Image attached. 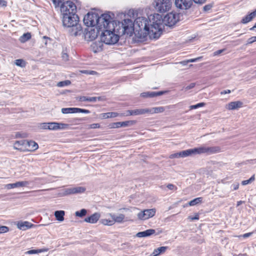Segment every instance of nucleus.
<instances>
[{"instance_id": "1", "label": "nucleus", "mask_w": 256, "mask_h": 256, "mask_svg": "<svg viewBox=\"0 0 256 256\" xmlns=\"http://www.w3.org/2000/svg\"><path fill=\"white\" fill-rule=\"evenodd\" d=\"M162 16L158 14L153 16L152 22L144 17L137 18L134 22L130 19H124L118 22L122 26V34L132 36L134 30L136 35L142 40L150 36V38L158 39L162 32Z\"/></svg>"}, {"instance_id": "2", "label": "nucleus", "mask_w": 256, "mask_h": 256, "mask_svg": "<svg viewBox=\"0 0 256 256\" xmlns=\"http://www.w3.org/2000/svg\"><path fill=\"white\" fill-rule=\"evenodd\" d=\"M60 10L62 16L63 26L70 28V34L75 36L81 34L82 27L78 24L79 18L76 14V6L75 4L70 0H66L60 6Z\"/></svg>"}, {"instance_id": "3", "label": "nucleus", "mask_w": 256, "mask_h": 256, "mask_svg": "<svg viewBox=\"0 0 256 256\" xmlns=\"http://www.w3.org/2000/svg\"><path fill=\"white\" fill-rule=\"evenodd\" d=\"M114 18H112V20H110L108 26H104L106 28H102L101 30L100 38L106 44L112 45L116 44L119 40V36L116 34V32L118 34H122V26L120 25L116 24L115 21L114 20Z\"/></svg>"}, {"instance_id": "4", "label": "nucleus", "mask_w": 256, "mask_h": 256, "mask_svg": "<svg viewBox=\"0 0 256 256\" xmlns=\"http://www.w3.org/2000/svg\"><path fill=\"white\" fill-rule=\"evenodd\" d=\"M114 14L110 12L102 14L100 16L98 14L95 12H88L84 18V23L88 27L98 26V28L101 30L106 28L104 26H108L110 20L112 18H114Z\"/></svg>"}, {"instance_id": "5", "label": "nucleus", "mask_w": 256, "mask_h": 256, "mask_svg": "<svg viewBox=\"0 0 256 256\" xmlns=\"http://www.w3.org/2000/svg\"><path fill=\"white\" fill-rule=\"evenodd\" d=\"M220 148L219 146H200L195 148H194L188 149L181 151L179 152H176L170 156V158H185L192 154H211L220 152Z\"/></svg>"}, {"instance_id": "6", "label": "nucleus", "mask_w": 256, "mask_h": 256, "mask_svg": "<svg viewBox=\"0 0 256 256\" xmlns=\"http://www.w3.org/2000/svg\"><path fill=\"white\" fill-rule=\"evenodd\" d=\"M98 28L97 26L95 28L89 26L86 28L83 34L84 40L88 42L92 41L95 40L97 38L98 34L101 32L100 29Z\"/></svg>"}, {"instance_id": "7", "label": "nucleus", "mask_w": 256, "mask_h": 256, "mask_svg": "<svg viewBox=\"0 0 256 256\" xmlns=\"http://www.w3.org/2000/svg\"><path fill=\"white\" fill-rule=\"evenodd\" d=\"M154 6L158 12H164L170 8L172 2L170 0H156Z\"/></svg>"}, {"instance_id": "8", "label": "nucleus", "mask_w": 256, "mask_h": 256, "mask_svg": "<svg viewBox=\"0 0 256 256\" xmlns=\"http://www.w3.org/2000/svg\"><path fill=\"white\" fill-rule=\"evenodd\" d=\"M162 24L168 26H172L174 25L178 20V15L176 13L170 12L165 16L164 19L162 18ZM164 24H162V28Z\"/></svg>"}, {"instance_id": "9", "label": "nucleus", "mask_w": 256, "mask_h": 256, "mask_svg": "<svg viewBox=\"0 0 256 256\" xmlns=\"http://www.w3.org/2000/svg\"><path fill=\"white\" fill-rule=\"evenodd\" d=\"M86 188L82 186L70 187L63 190V196H68L74 194L84 193Z\"/></svg>"}, {"instance_id": "10", "label": "nucleus", "mask_w": 256, "mask_h": 256, "mask_svg": "<svg viewBox=\"0 0 256 256\" xmlns=\"http://www.w3.org/2000/svg\"><path fill=\"white\" fill-rule=\"evenodd\" d=\"M156 212V210L154 208L144 210L138 214V218L141 220H147L154 216Z\"/></svg>"}, {"instance_id": "11", "label": "nucleus", "mask_w": 256, "mask_h": 256, "mask_svg": "<svg viewBox=\"0 0 256 256\" xmlns=\"http://www.w3.org/2000/svg\"><path fill=\"white\" fill-rule=\"evenodd\" d=\"M192 0H176V6L182 10H188L192 4Z\"/></svg>"}, {"instance_id": "12", "label": "nucleus", "mask_w": 256, "mask_h": 256, "mask_svg": "<svg viewBox=\"0 0 256 256\" xmlns=\"http://www.w3.org/2000/svg\"><path fill=\"white\" fill-rule=\"evenodd\" d=\"M166 92V91H160V92H146L140 94V96L146 98H154L158 96H162Z\"/></svg>"}, {"instance_id": "13", "label": "nucleus", "mask_w": 256, "mask_h": 256, "mask_svg": "<svg viewBox=\"0 0 256 256\" xmlns=\"http://www.w3.org/2000/svg\"><path fill=\"white\" fill-rule=\"evenodd\" d=\"M104 42L102 40L96 41L93 42L90 46L92 50L94 52H100L103 50Z\"/></svg>"}, {"instance_id": "14", "label": "nucleus", "mask_w": 256, "mask_h": 256, "mask_svg": "<svg viewBox=\"0 0 256 256\" xmlns=\"http://www.w3.org/2000/svg\"><path fill=\"white\" fill-rule=\"evenodd\" d=\"M29 184L28 181L18 182L14 184H8L5 185V188L9 190L16 188L25 186Z\"/></svg>"}, {"instance_id": "15", "label": "nucleus", "mask_w": 256, "mask_h": 256, "mask_svg": "<svg viewBox=\"0 0 256 256\" xmlns=\"http://www.w3.org/2000/svg\"><path fill=\"white\" fill-rule=\"evenodd\" d=\"M26 144L25 148L28 151H34L38 148V144L33 140L24 142Z\"/></svg>"}, {"instance_id": "16", "label": "nucleus", "mask_w": 256, "mask_h": 256, "mask_svg": "<svg viewBox=\"0 0 256 256\" xmlns=\"http://www.w3.org/2000/svg\"><path fill=\"white\" fill-rule=\"evenodd\" d=\"M100 217V214L98 212H96L90 216L84 219V221L91 224H95L98 221Z\"/></svg>"}, {"instance_id": "17", "label": "nucleus", "mask_w": 256, "mask_h": 256, "mask_svg": "<svg viewBox=\"0 0 256 256\" xmlns=\"http://www.w3.org/2000/svg\"><path fill=\"white\" fill-rule=\"evenodd\" d=\"M33 226V224L28 222H18L17 224V227L20 230H26Z\"/></svg>"}, {"instance_id": "18", "label": "nucleus", "mask_w": 256, "mask_h": 256, "mask_svg": "<svg viewBox=\"0 0 256 256\" xmlns=\"http://www.w3.org/2000/svg\"><path fill=\"white\" fill-rule=\"evenodd\" d=\"M242 102L240 101L232 102L228 103L226 108L229 110H236L242 106Z\"/></svg>"}, {"instance_id": "19", "label": "nucleus", "mask_w": 256, "mask_h": 256, "mask_svg": "<svg viewBox=\"0 0 256 256\" xmlns=\"http://www.w3.org/2000/svg\"><path fill=\"white\" fill-rule=\"evenodd\" d=\"M156 232L154 229H148L143 232H140L136 234V236L138 238L146 237L150 236Z\"/></svg>"}, {"instance_id": "20", "label": "nucleus", "mask_w": 256, "mask_h": 256, "mask_svg": "<svg viewBox=\"0 0 256 256\" xmlns=\"http://www.w3.org/2000/svg\"><path fill=\"white\" fill-rule=\"evenodd\" d=\"M256 16V10L242 18L241 22L246 24L250 22Z\"/></svg>"}, {"instance_id": "21", "label": "nucleus", "mask_w": 256, "mask_h": 256, "mask_svg": "<svg viewBox=\"0 0 256 256\" xmlns=\"http://www.w3.org/2000/svg\"><path fill=\"white\" fill-rule=\"evenodd\" d=\"M26 140H20L16 141L14 144V148L20 150H24V149H26L25 148L26 144L23 142H26Z\"/></svg>"}, {"instance_id": "22", "label": "nucleus", "mask_w": 256, "mask_h": 256, "mask_svg": "<svg viewBox=\"0 0 256 256\" xmlns=\"http://www.w3.org/2000/svg\"><path fill=\"white\" fill-rule=\"evenodd\" d=\"M109 215L112 218V219L115 222L120 223L122 222L124 220L125 216L123 214H120L118 216H116L114 214H109Z\"/></svg>"}, {"instance_id": "23", "label": "nucleus", "mask_w": 256, "mask_h": 256, "mask_svg": "<svg viewBox=\"0 0 256 256\" xmlns=\"http://www.w3.org/2000/svg\"><path fill=\"white\" fill-rule=\"evenodd\" d=\"M168 248V246H161L154 249L151 254V256H158L162 253H164Z\"/></svg>"}, {"instance_id": "24", "label": "nucleus", "mask_w": 256, "mask_h": 256, "mask_svg": "<svg viewBox=\"0 0 256 256\" xmlns=\"http://www.w3.org/2000/svg\"><path fill=\"white\" fill-rule=\"evenodd\" d=\"M64 214L65 212L64 210H56L54 212L56 220L60 222H62L64 220Z\"/></svg>"}, {"instance_id": "25", "label": "nucleus", "mask_w": 256, "mask_h": 256, "mask_svg": "<svg viewBox=\"0 0 256 256\" xmlns=\"http://www.w3.org/2000/svg\"><path fill=\"white\" fill-rule=\"evenodd\" d=\"M164 110V108L162 106L153 108L150 109L148 108V113L154 114L162 112Z\"/></svg>"}, {"instance_id": "26", "label": "nucleus", "mask_w": 256, "mask_h": 256, "mask_svg": "<svg viewBox=\"0 0 256 256\" xmlns=\"http://www.w3.org/2000/svg\"><path fill=\"white\" fill-rule=\"evenodd\" d=\"M62 112L64 114L76 113V108H62Z\"/></svg>"}, {"instance_id": "27", "label": "nucleus", "mask_w": 256, "mask_h": 256, "mask_svg": "<svg viewBox=\"0 0 256 256\" xmlns=\"http://www.w3.org/2000/svg\"><path fill=\"white\" fill-rule=\"evenodd\" d=\"M134 116L144 114L148 113V108H140L133 110Z\"/></svg>"}, {"instance_id": "28", "label": "nucleus", "mask_w": 256, "mask_h": 256, "mask_svg": "<svg viewBox=\"0 0 256 256\" xmlns=\"http://www.w3.org/2000/svg\"><path fill=\"white\" fill-rule=\"evenodd\" d=\"M69 127L70 125L68 124L56 122V130H68L69 128Z\"/></svg>"}, {"instance_id": "29", "label": "nucleus", "mask_w": 256, "mask_h": 256, "mask_svg": "<svg viewBox=\"0 0 256 256\" xmlns=\"http://www.w3.org/2000/svg\"><path fill=\"white\" fill-rule=\"evenodd\" d=\"M102 117L104 118H116L118 116L119 114L116 112H108L102 114Z\"/></svg>"}, {"instance_id": "30", "label": "nucleus", "mask_w": 256, "mask_h": 256, "mask_svg": "<svg viewBox=\"0 0 256 256\" xmlns=\"http://www.w3.org/2000/svg\"><path fill=\"white\" fill-rule=\"evenodd\" d=\"M100 222L105 226H112L114 224V221L112 220H108L106 218L101 219Z\"/></svg>"}, {"instance_id": "31", "label": "nucleus", "mask_w": 256, "mask_h": 256, "mask_svg": "<svg viewBox=\"0 0 256 256\" xmlns=\"http://www.w3.org/2000/svg\"><path fill=\"white\" fill-rule=\"evenodd\" d=\"M80 102H96V97H87L85 96H82L80 98Z\"/></svg>"}, {"instance_id": "32", "label": "nucleus", "mask_w": 256, "mask_h": 256, "mask_svg": "<svg viewBox=\"0 0 256 256\" xmlns=\"http://www.w3.org/2000/svg\"><path fill=\"white\" fill-rule=\"evenodd\" d=\"M31 38V34L29 32L25 33L23 34L20 38V41L22 42H25Z\"/></svg>"}, {"instance_id": "33", "label": "nucleus", "mask_w": 256, "mask_h": 256, "mask_svg": "<svg viewBox=\"0 0 256 256\" xmlns=\"http://www.w3.org/2000/svg\"><path fill=\"white\" fill-rule=\"evenodd\" d=\"M135 124L134 120H128L125 122H120V128L126 127L130 126L133 125Z\"/></svg>"}, {"instance_id": "34", "label": "nucleus", "mask_w": 256, "mask_h": 256, "mask_svg": "<svg viewBox=\"0 0 256 256\" xmlns=\"http://www.w3.org/2000/svg\"><path fill=\"white\" fill-rule=\"evenodd\" d=\"M202 198L201 197L196 198L189 202V204L190 206H194L197 204L200 203L202 202Z\"/></svg>"}, {"instance_id": "35", "label": "nucleus", "mask_w": 256, "mask_h": 256, "mask_svg": "<svg viewBox=\"0 0 256 256\" xmlns=\"http://www.w3.org/2000/svg\"><path fill=\"white\" fill-rule=\"evenodd\" d=\"M70 84H71V82H70V80H66L61 81V82H58L57 84V86L58 87H64V86H68Z\"/></svg>"}, {"instance_id": "36", "label": "nucleus", "mask_w": 256, "mask_h": 256, "mask_svg": "<svg viewBox=\"0 0 256 256\" xmlns=\"http://www.w3.org/2000/svg\"><path fill=\"white\" fill-rule=\"evenodd\" d=\"M87 211L86 209H82L79 211H76L75 214L76 216L82 217L86 214Z\"/></svg>"}, {"instance_id": "37", "label": "nucleus", "mask_w": 256, "mask_h": 256, "mask_svg": "<svg viewBox=\"0 0 256 256\" xmlns=\"http://www.w3.org/2000/svg\"><path fill=\"white\" fill-rule=\"evenodd\" d=\"M255 180V176H254V174L252 175L248 180H243L242 182V184L244 186V185H246L248 184H250L253 181H254Z\"/></svg>"}, {"instance_id": "38", "label": "nucleus", "mask_w": 256, "mask_h": 256, "mask_svg": "<svg viewBox=\"0 0 256 256\" xmlns=\"http://www.w3.org/2000/svg\"><path fill=\"white\" fill-rule=\"evenodd\" d=\"M206 105V104L204 102H200L194 105H192L190 106V109L193 110V109H196L200 107L204 106Z\"/></svg>"}, {"instance_id": "39", "label": "nucleus", "mask_w": 256, "mask_h": 256, "mask_svg": "<svg viewBox=\"0 0 256 256\" xmlns=\"http://www.w3.org/2000/svg\"><path fill=\"white\" fill-rule=\"evenodd\" d=\"M15 64L16 66L21 67H24L26 65L25 62L22 59H18L16 60Z\"/></svg>"}, {"instance_id": "40", "label": "nucleus", "mask_w": 256, "mask_h": 256, "mask_svg": "<svg viewBox=\"0 0 256 256\" xmlns=\"http://www.w3.org/2000/svg\"><path fill=\"white\" fill-rule=\"evenodd\" d=\"M212 7V4H206L203 7V11L206 12H208Z\"/></svg>"}, {"instance_id": "41", "label": "nucleus", "mask_w": 256, "mask_h": 256, "mask_svg": "<svg viewBox=\"0 0 256 256\" xmlns=\"http://www.w3.org/2000/svg\"><path fill=\"white\" fill-rule=\"evenodd\" d=\"M42 250L40 249L38 250H32L28 251L26 253L29 254H36L40 252H42Z\"/></svg>"}, {"instance_id": "42", "label": "nucleus", "mask_w": 256, "mask_h": 256, "mask_svg": "<svg viewBox=\"0 0 256 256\" xmlns=\"http://www.w3.org/2000/svg\"><path fill=\"white\" fill-rule=\"evenodd\" d=\"M56 122H49L50 128L49 130H56Z\"/></svg>"}, {"instance_id": "43", "label": "nucleus", "mask_w": 256, "mask_h": 256, "mask_svg": "<svg viewBox=\"0 0 256 256\" xmlns=\"http://www.w3.org/2000/svg\"><path fill=\"white\" fill-rule=\"evenodd\" d=\"M49 122H44L40 124V128L43 130H49Z\"/></svg>"}, {"instance_id": "44", "label": "nucleus", "mask_w": 256, "mask_h": 256, "mask_svg": "<svg viewBox=\"0 0 256 256\" xmlns=\"http://www.w3.org/2000/svg\"><path fill=\"white\" fill-rule=\"evenodd\" d=\"M78 112H82V113H84V114H90V111L89 110H88L82 109V108H76V113H78Z\"/></svg>"}, {"instance_id": "45", "label": "nucleus", "mask_w": 256, "mask_h": 256, "mask_svg": "<svg viewBox=\"0 0 256 256\" xmlns=\"http://www.w3.org/2000/svg\"><path fill=\"white\" fill-rule=\"evenodd\" d=\"M255 42H256V36H252L248 40L246 44H252Z\"/></svg>"}, {"instance_id": "46", "label": "nucleus", "mask_w": 256, "mask_h": 256, "mask_svg": "<svg viewBox=\"0 0 256 256\" xmlns=\"http://www.w3.org/2000/svg\"><path fill=\"white\" fill-rule=\"evenodd\" d=\"M9 228L6 226H0V234L4 233L8 231Z\"/></svg>"}, {"instance_id": "47", "label": "nucleus", "mask_w": 256, "mask_h": 256, "mask_svg": "<svg viewBox=\"0 0 256 256\" xmlns=\"http://www.w3.org/2000/svg\"><path fill=\"white\" fill-rule=\"evenodd\" d=\"M110 128H120V122H113L110 125Z\"/></svg>"}, {"instance_id": "48", "label": "nucleus", "mask_w": 256, "mask_h": 256, "mask_svg": "<svg viewBox=\"0 0 256 256\" xmlns=\"http://www.w3.org/2000/svg\"><path fill=\"white\" fill-rule=\"evenodd\" d=\"M195 86H196V84L194 82H192V83H191L188 86L184 87V88L185 90H188L190 89L194 88Z\"/></svg>"}, {"instance_id": "49", "label": "nucleus", "mask_w": 256, "mask_h": 256, "mask_svg": "<svg viewBox=\"0 0 256 256\" xmlns=\"http://www.w3.org/2000/svg\"><path fill=\"white\" fill-rule=\"evenodd\" d=\"M202 58V56L198 57L195 58H191L188 60V62H198Z\"/></svg>"}, {"instance_id": "50", "label": "nucleus", "mask_w": 256, "mask_h": 256, "mask_svg": "<svg viewBox=\"0 0 256 256\" xmlns=\"http://www.w3.org/2000/svg\"><path fill=\"white\" fill-rule=\"evenodd\" d=\"M166 188L170 190H176L177 189V187L172 184H169L166 186Z\"/></svg>"}, {"instance_id": "51", "label": "nucleus", "mask_w": 256, "mask_h": 256, "mask_svg": "<svg viewBox=\"0 0 256 256\" xmlns=\"http://www.w3.org/2000/svg\"><path fill=\"white\" fill-rule=\"evenodd\" d=\"M62 58L64 61H67L68 60V56L66 52H64V51L62 53Z\"/></svg>"}, {"instance_id": "52", "label": "nucleus", "mask_w": 256, "mask_h": 256, "mask_svg": "<svg viewBox=\"0 0 256 256\" xmlns=\"http://www.w3.org/2000/svg\"><path fill=\"white\" fill-rule=\"evenodd\" d=\"M64 0H53V2L56 5H60V4H61V6L64 2H65Z\"/></svg>"}, {"instance_id": "53", "label": "nucleus", "mask_w": 256, "mask_h": 256, "mask_svg": "<svg viewBox=\"0 0 256 256\" xmlns=\"http://www.w3.org/2000/svg\"><path fill=\"white\" fill-rule=\"evenodd\" d=\"M206 0H192V2H194V3L200 4H202L206 2Z\"/></svg>"}, {"instance_id": "54", "label": "nucleus", "mask_w": 256, "mask_h": 256, "mask_svg": "<svg viewBox=\"0 0 256 256\" xmlns=\"http://www.w3.org/2000/svg\"><path fill=\"white\" fill-rule=\"evenodd\" d=\"M225 50H226L224 48V49L216 50L214 52V56H217V55L220 54L222 52H223Z\"/></svg>"}, {"instance_id": "55", "label": "nucleus", "mask_w": 256, "mask_h": 256, "mask_svg": "<svg viewBox=\"0 0 256 256\" xmlns=\"http://www.w3.org/2000/svg\"><path fill=\"white\" fill-rule=\"evenodd\" d=\"M91 128H100V124H92L90 125Z\"/></svg>"}, {"instance_id": "56", "label": "nucleus", "mask_w": 256, "mask_h": 256, "mask_svg": "<svg viewBox=\"0 0 256 256\" xmlns=\"http://www.w3.org/2000/svg\"><path fill=\"white\" fill-rule=\"evenodd\" d=\"M199 215L198 214H196L194 216H190V218L193 220H198L199 219Z\"/></svg>"}, {"instance_id": "57", "label": "nucleus", "mask_w": 256, "mask_h": 256, "mask_svg": "<svg viewBox=\"0 0 256 256\" xmlns=\"http://www.w3.org/2000/svg\"><path fill=\"white\" fill-rule=\"evenodd\" d=\"M6 6V2L4 0H0V6Z\"/></svg>"}, {"instance_id": "58", "label": "nucleus", "mask_w": 256, "mask_h": 256, "mask_svg": "<svg viewBox=\"0 0 256 256\" xmlns=\"http://www.w3.org/2000/svg\"><path fill=\"white\" fill-rule=\"evenodd\" d=\"M231 91L229 90H223V91H222L220 92V94H230V93Z\"/></svg>"}, {"instance_id": "59", "label": "nucleus", "mask_w": 256, "mask_h": 256, "mask_svg": "<svg viewBox=\"0 0 256 256\" xmlns=\"http://www.w3.org/2000/svg\"><path fill=\"white\" fill-rule=\"evenodd\" d=\"M252 233L251 232H248V233H246V234H244L242 236L244 238H247L248 237H249L250 236L252 235Z\"/></svg>"}, {"instance_id": "60", "label": "nucleus", "mask_w": 256, "mask_h": 256, "mask_svg": "<svg viewBox=\"0 0 256 256\" xmlns=\"http://www.w3.org/2000/svg\"><path fill=\"white\" fill-rule=\"evenodd\" d=\"M126 113L127 116H134L133 110H128Z\"/></svg>"}, {"instance_id": "61", "label": "nucleus", "mask_w": 256, "mask_h": 256, "mask_svg": "<svg viewBox=\"0 0 256 256\" xmlns=\"http://www.w3.org/2000/svg\"><path fill=\"white\" fill-rule=\"evenodd\" d=\"M232 186H233L234 190H236L238 189V186H239V184L238 183L233 184Z\"/></svg>"}, {"instance_id": "62", "label": "nucleus", "mask_w": 256, "mask_h": 256, "mask_svg": "<svg viewBox=\"0 0 256 256\" xmlns=\"http://www.w3.org/2000/svg\"><path fill=\"white\" fill-rule=\"evenodd\" d=\"M96 100L102 101V100H104V98L103 97H102V96L96 97Z\"/></svg>"}, {"instance_id": "63", "label": "nucleus", "mask_w": 256, "mask_h": 256, "mask_svg": "<svg viewBox=\"0 0 256 256\" xmlns=\"http://www.w3.org/2000/svg\"><path fill=\"white\" fill-rule=\"evenodd\" d=\"M80 72L82 74H89V70H80Z\"/></svg>"}, {"instance_id": "64", "label": "nucleus", "mask_w": 256, "mask_h": 256, "mask_svg": "<svg viewBox=\"0 0 256 256\" xmlns=\"http://www.w3.org/2000/svg\"><path fill=\"white\" fill-rule=\"evenodd\" d=\"M243 203H244V201H242V200L238 201L237 202L236 206H240V204H242Z\"/></svg>"}]
</instances>
